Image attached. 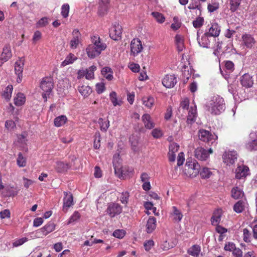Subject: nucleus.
<instances>
[{"mask_svg":"<svg viewBox=\"0 0 257 257\" xmlns=\"http://www.w3.org/2000/svg\"><path fill=\"white\" fill-rule=\"evenodd\" d=\"M12 56L11 46L9 45H6L3 48L1 57L4 61H7Z\"/></svg>","mask_w":257,"mask_h":257,"instance_id":"nucleus-27","label":"nucleus"},{"mask_svg":"<svg viewBox=\"0 0 257 257\" xmlns=\"http://www.w3.org/2000/svg\"><path fill=\"white\" fill-rule=\"evenodd\" d=\"M69 168V166L68 164L59 161L56 163L55 169L58 172L63 173L67 171Z\"/></svg>","mask_w":257,"mask_h":257,"instance_id":"nucleus-36","label":"nucleus"},{"mask_svg":"<svg viewBox=\"0 0 257 257\" xmlns=\"http://www.w3.org/2000/svg\"><path fill=\"white\" fill-rule=\"evenodd\" d=\"M131 55L136 56L141 53L143 49L141 41L139 39H134L130 44Z\"/></svg>","mask_w":257,"mask_h":257,"instance_id":"nucleus-10","label":"nucleus"},{"mask_svg":"<svg viewBox=\"0 0 257 257\" xmlns=\"http://www.w3.org/2000/svg\"><path fill=\"white\" fill-rule=\"evenodd\" d=\"M256 220H254L252 222H251L249 226L252 229V237L256 240L257 239V224H254Z\"/></svg>","mask_w":257,"mask_h":257,"instance_id":"nucleus-61","label":"nucleus"},{"mask_svg":"<svg viewBox=\"0 0 257 257\" xmlns=\"http://www.w3.org/2000/svg\"><path fill=\"white\" fill-rule=\"evenodd\" d=\"M156 219L154 217H150L146 223V231L148 233H152L156 227Z\"/></svg>","mask_w":257,"mask_h":257,"instance_id":"nucleus-26","label":"nucleus"},{"mask_svg":"<svg viewBox=\"0 0 257 257\" xmlns=\"http://www.w3.org/2000/svg\"><path fill=\"white\" fill-rule=\"evenodd\" d=\"M67 118L65 115H61L57 117L54 119V124L57 127L63 125L67 121Z\"/></svg>","mask_w":257,"mask_h":257,"instance_id":"nucleus-39","label":"nucleus"},{"mask_svg":"<svg viewBox=\"0 0 257 257\" xmlns=\"http://www.w3.org/2000/svg\"><path fill=\"white\" fill-rule=\"evenodd\" d=\"M73 38L70 42V47L74 49L77 48L80 43L81 34L77 29H75L72 32Z\"/></svg>","mask_w":257,"mask_h":257,"instance_id":"nucleus-16","label":"nucleus"},{"mask_svg":"<svg viewBox=\"0 0 257 257\" xmlns=\"http://www.w3.org/2000/svg\"><path fill=\"white\" fill-rule=\"evenodd\" d=\"M212 153L213 150L211 148L206 150L203 148L199 147L195 151V156L199 160L205 161L209 157V154Z\"/></svg>","mask_w":257,"mask_h":257,"instance_id":"nucleus-12","label":"nucleus"},{"mask_svg":"<svg viewBox=\"0 0 257 257\" xmlns=\"http://www.w3.org/2000/svg\"><path fill=\"white\" fill-rule=\"evenodd\" d=\"M205 108L211 114L219 115L225 109L224 99L218 95L211 96L207 100Z\"/></svg>","mask_w":257,"mask_h":257,"instance_id":"nucleus-1","label":"nucleus"},{"mask_svg":"<svg viewBox=\"0 0 257 257\" xmlns=\"http://www.w3.org/2000/svg\"><path fill=\"white\" fill-rule=\"evenodd\" d=\"M102 75L107 80H111L113 78V72L109 67H104L101 70Z\"/></svg>","mask_w":257,"mask_h":257,"instance_id":"nucleus-37","label":"nucleus"},{"mask_svg":"<svg viewBox=\"0 0 257 257\" xmlns=\"http://www.w3.org/2000/svg\"><path fill=\"white\" fill-rule=\"evenodd\" d=\"M250 141L246 145L247 149L250 151L257 150V131L251 132L249 135Z\"/></svg>","mask_w":257,"mask_h":257,"instance_id":"nucleus-18","label":"nucleus"},{"mask_svg":"<svg viewBox=\"0 0 257 257\" xmlns=\"http://www.w3.org/2000/svg\"><path fill=\"white\" fill-rule=\"evenodd\" d=\"M183 69L182 73L183 76L184 78V82L185 83L187 82L193 73V70L190 67L186 66L184 67Z\"/></svg>","mask_w":257,"mask_h":257,"instance_id":"nucleus-38","label":"nucleus"},{"mask_svg":"<svg viewBox=\"0 0 257 257\" xmlns=\"http://www.w3.org/2000/svg\"><path fill=\"white\" fill-rule=\"evenodd\" d=\"M220 32V27L216 23L212 24L211 26L209 28L208 31L205 32L209 36L215 38L218 36Z\"/></svg>","mask_w":257,"mask_h":257,"instance_id":"nucleus-25","label":"nucleus"},{"mask_svg":"<svg viewBox=\"0 0 257 257\" xmlns=\"http://www.w3.org/2000/svg\"><path fill=\"white\" fill-rule=\"evenodd\" d=\"M69 12V6L68 4H64L61 8V15L66 18L68 17Z\"/></svg>","mask_w":257,"mask_h":257,"instance_id":"nucleus-57","label":"nucleus"},{"mask_svg":"<svg viewBox=\"0 0 257 257\" xmlns=\"http://www.w3.org/2000/svg\"><path fill=\"white\" fill-rule=\"evenodd\" d=\"M26 101L25 95L22 93H18L14 98V103L17 106L23 105Z\"/></svg>","mask_w":257,"mask_h":257,"instance_id":"nucleus-32","label":"nucleus"},{"mask_svg":"<svg viewBox=\"0 0 257 257\" xmlns=\"http://www.w3.org/2000/svg\"><path fill=\"white\" fill-rule=\"evenodd\" d=\"M203 22V18L198 17L195 20L193 21V25L196 28H200L202 26Z\"/></svg>","mask_w":257,"mask_h":257,"instance_id":"nucleus-62","label":"nucleus"},{"mask_svg":"<svg viewBox=\"0 0 257 257\" xmlns=\"http://www.w3.org/2000/svg\"><path fill=\"white\" fill-rule=\"evenodd\" d=\"M26 158L21 153H19L18 155L17 159V164L19 167H24L26 165Z\"/></svg>","mask_w":257,"mask_h":257,"instance_id":"nucleus-43","label":"nucleus"},{"mask_svg":"<svg viewBox=\"0 0 257 257\" xmlns=\"http://www.w3.org/2000/svg\"><path fill=\"white\" fill-rule=\"evenodd\" d=\"M86 53L88 57L90 59L95 58L100 55L101 53L97 48H95V45L92 43L89 45L86 49Z\"/></svg>","mask_w":257,"mask_h":257,"instance_id":"nucleus-19","label":"nucleus"},{"mask_svg":"<svg viewBox=\"0 0 257 257\" xmlns=\"http://www.w3.org/2000/svg\"><path fill=\"white\" fill-rule=\"evenodd\" d=\"M237 159V154L234 151H225L222 155L223 162L227 165H232Z\"/></svg>","mask_w":257,"mask_h":257,"instance_id":"nucleus-9","label":"nucleus"},{"mask_svg":"<svg viewBox=\"0 0 257 257\" xmlns=\"http://www.w3.org/2000/svg\"><path fill=\"white\" fill-rule=\"evenodd\" d=\"M92 43L95 45V48L101 52L106 48V45L100 40V38L98 36H94L92 37Z\"/></svg>","mask_w":257,"mask_h":257,"instance_id":"nucleus-24","label":"nucleus"},{"mask_svg":"<svg viewBox=\"0 0 257 257\" xmlns=\"http://www.w3.org/2000/svg\"><path fill=\"white\" fill-rule=\"evenodd\" d=\"M200 250V247L199 245H194L188 250V253L193 256L197 257L199 255Z\"/></svg>","mask_w":257,"mask_h":257,"instance_id":"nucleus-41","label":"nucleus"},{"mask_svg":"<svg viewBox=\"0 0 257 257\" xmlns=\"http://www.w3.org/2000/svg\"><path fill=\"white\" fill-rule=\"evenodd\" d=\"M63 198V210L67 212L68 208L73 204V199L72 194L70 192H64Z\"/></svg>","mask_w":257,"mask_h":257,"instance_id":"nucleus-17","label":"nucleus"},{"mask_svg":"<svg viewBox=\"0 0 257 257\" xmlns=\"http://www.w3.org/2000/svg\"><path fill=\"white\" fill-rule=\"evenodd\" d=\"M25 64V59L23 58H20L15 63V73L17 75V82L20 83L23 78V72Z\"/></svg>","mask_w":257,"mask_h":257,"instance_id":"nucleus-8","label":"nucleus"},{"mask_svg":"<svg viewBox=\"0 0 257 257\" xmlns=\"http://www.w3.org/2000/svg\"><path fill=\"white\" fill-rule=\"evenodd\" d=\"M198 136L199 140L209 145H216L217 136L212 134L209 131L201 129L198 131Z\"/></svg>","mask_w":257,"mask_h":257,"instance_id":"nucleus-3","label":"nucleus"},{"mask_svg":"<svg viewBox=\"0 0 257 257\" xmlns=\"http://www.w3.org/2000/svg\"><path fill=\"white\" fill-rule=\"evenodd\" d=\"M13 90V87L12 85H8L5 88V90L3 94V96L7 100H9L11 99Z\"/></svg>","mask_w":257,"mask_h":257,"instance_id":"nucleus-46","label":"nucleus"},{"mask_svg":"<svg viewBox=\"0 0 257 257\" xmlns=\"http://www.w3.org/2000/svg\"><path fill=\"white\" fill-rule=\"evenodd\" d=\"M98 123L100 126V129L103 131H106L109 126V121L108 120L104 121L101 118L98 120Z\"/></svg>","mask_w":257,"mask_h":257,"instance_id":"nucleus-53","label":"nucleus"},{"mask_svg":"<svg viewBox=\"0 0 257 257\" xmlns=\"http://www.w3.org/2000/svg\"><path fill=\"white\" fill-rule=\"evenodd\" d=\"M120 163V158L119 154H115L113 157V166L115 171H116L117 168H119Z\"/></svg>","mask_w":257,"mask_h":257,"instance_id":"nucleus-56","label":"nucleus"},{"mask_svg":"<svg viewBox=\"0 0 257 257\" xmlns=\"http://www.w3.org/2000/svg\"><path fill=\"white\" fill-rule=\"evenodd\" d=\"M80 214L78 211H75L69 218L67 224H73L78 221L80 218Z\"/></svg>","mask_w":257,"mask_h":257,"instance_id":"nucleus-49","label":"nucleus"},{"mask_svg":"<svg viewBox=\"0 0 257 257\" xmlns=\"http://www.w3.org/2000/svg\"><path fill=\"white\" fill-rule=\"evenodd\" d=\"M197 40L200 46L209 48H211L212 44L215 42L216 38L212 37L205 33L201 38L198 37Z\"/></svg>","mask_w":257,"mask_h":257,"instance_id":"nucleus-7","label":"nucleus"},{"mask_svg":"<svg viewBox=\"0 0 257 257\" xmlns=\"http://www.w3.org/2000/svg\"><path fill=\"white\" fill-rule=\"evenodd\" d=\"M125 234V231L123 229H117L113 233V235L116 238H122Z\"/></svg>","mask_w":257,"mask_h":257,"instance_id":"nucleus-59","label":"nucleus"},{"mask_svg":"<svg viewBox=\"0 0 257 257\" xmlns=\"http://www.w3.org/2000/svg\"><path fill=\"white\" fill-rule=\"evenodd\" d=\"M121 34L122 27L118 23H114L109 30V36L115 41H117L121 38Z\"/></svg>","mask_w":257,"mask_h":257,"instance_id":"nucleus-11","label":"nucleus"},{"mask_svg":"<svg viewBox=\"0 0 257 257\" xmlns=\"http://www.w3.org/2000/svg\"><path fill=\"white\" fill-rule=\"evenodd\" d=\"M110 99L112 103L113 106H120L122 104V101L120 99H118L117 94L115 92L112 91L109 94Z\"/></svg>","mask_w":257,"mask_h":257,"instance_id":"nucleus-40","label":"nucleus"},{"mask_svg":"<svg viewBox=\"0 0 257 257\" xmlns=\"http://www.w3.org/2000/svg\"><path fill=\"white\" fill-rule=\"evenodd\" d=\"M225 68L228 73L232 72L234 70V64L231 61H226L225 64Z\"/></svg>","mask_w":257,"mask_h":257,"instance_id":"nucleus-64","label":"nucleus"},{"mask_svg":"<svg viewBox=\"0 0 257 257\" xmlns=\"http://www.w3.org/2000/svg\"><path fill=\"white\" fill-rule=\"evenodd\" d=\"M122 210V207L120 204L113 202L108 204L106 212L110 217H114L120 214Z\"/></svg>","mask_w":257,"mask_h":257,"instance_id":"nucleus-6","label":"nucleus"},{"mask_svg":"<svg viewBox=\"0 0 257 257\" xmlns=\"http://www.w3.org/2000/svg\"><path fill=\"white\" fill-rule=\"evenodd\" d=\"M152 15L156 20L157 22L159 23H163L165 20V18L163 14L159 12H152Z\"/></svg>","mask_w":257,"mask_h":257,"instance_id":"nucleus-54","label":"nucleus"},{"mask_svg":"<svg viewBox=\"0 0 257 257\" xmlns=\"http://www.w3.org/2000/svg\"><path fill=\"white\" fill-rule=\"evenodd\" d=\"M221 210L220 209H218L214 212L211 219L212 225H217L219 223L221 220Z\"/></svg>","mask_w":257,"mask_h":257,"instance_id":"nucleus-33","label":"nucleus"},{"mask_svg":"<svg viewBox=\"0 0 257 257\" xmlns=\"http://www.w3.org/2000/svg\"><path fill=\"white\" fill-rule=\"evenodd\" d=\"M240 83L242 86L246 88H249L252 86L253 80L252 77L249 74L246 73L240 77Z\"/></svg>","mask_w":257,"mask_h":257,"instance_id":"nucleus-21","label":"nucleus"},{"mask_svg":"<svg viewBox=\"0 0 257 257\" xmlns=\"http://www.w3.org/2000/svg\"><path fill=\"white\" fill-rule=\"evenodd\" d=\"M219 8V4L217 2H212L207 6V10L210 13H213L217 10Z\"/></svg>","mask_w":257,"mask_h":257,"instance_id":"nucleus-50","label":"nucleus"},{"mask_svg":"<svg viewBox=\"0 0 257 257\" xmlns=\"http://www.w3.org/2000/svg\"><path fill=\"white\" fill-rule=\"evenodd\" d=\"M244 209L243 203L242 201H239L236 203L233 206V210L236 213H241Z\"/></svg>","mask_w":257,"mask_h":257,"instance_id":"nucleus-55","label":"nucleus"},{"mask_svg":"<svg viewBox=\"0 0 257 257\" xmlns=\"http://www.w3.org/2000/svg\"><path fill=\"white\" fill-rule=\"evenodd\" d=\"M216 227L215 228V230L216 232H217L218 233L220 234V235L219 236V240H222V237L223 236V234L226 233L227 231V229L220 226L218 225V224L216 225Z\"/></svg>","mask_w":257,"mask_h":257,"instance_id":"nucleus-58","label":"nucleus"},{"mask_svg":"<svg viewBox=\"0 0 257 257\" xmlns=\"http://www.w3.org/2000/svg\"><path fill=\"white\" fill-rule=\"evenodd\" d=\"M162 82L165 87L172 88L177 83V78L174 75H166L162 79Z\"/></svg>","mask_w":257,"mask_h":257,"instance_id":"nucleus-15","label":"nucleus"},{"mask_svg":"<svg viewBox=\"0 0 257 257\" xmlns=\"http://www.w3.org/2000/svg\"><path fill=\"white\" fill-rule=\"evenodd\" d=\"M231 196L233 198L237 199L243 196V192L239 188L234 187L231 190Z\"/></svg>","mask_w":257,"mask_h":257,"instance_id":"nucleus-42","label":"nucleus"},{"mask_svg":"<svg viewBox=\"0 0 257 257\" xmlns=\"http://www.w3.org/2000/svg\"><path fill=\"white\" fill-rule=\"evenodd\" d=\"M187 176L194 178L199 173L200 166L196 160H187L185 165Z\"/></svg>","mask_w":257,"mask_h":257,"instance_id":"nucleus-4","label":"nucleus"},{"mask_svg":"<svg viewBox=\"0 0 257 257\" xmlns=\"http://www.w3.org/2000/svg\"><path fill=\"white\" fill-rule=\"evenodd\" d=\"M109 0H100L98 13L100 15H104L107 11Z\"/></svg>","mask_w":257,"mask_h":257,"instance_id":"nucleus-31","label":"nucleus"},{"mask_svg":"<svg viewBox=\"0 0 257 257\" xmlns=\"http://www.w3.org/2000/svg\"><path fill=\"white\" fill-rule=\"evenodd\" d=\"M142 121L145 127L148 129H151L155 126L154 123L151 120V116L148 114H144L142 116Z\"/></svg>","mask_w":257,"mask_h":257,"instance_id":"nucleus-28","label":"nucleus"},{"mask_svg":"<svg viewBox=\"0 0 257 257\" xmlns=\"http://www.w3.org/2000/svg\"><path fill=\"white\" fill-rule=\"evenodd\" d=\"M40 87L44 91L42 94L45 101L47 100L50 92L53 88V83L51 77H46L43 79L40 84Z\"/></svg>","mask_w":257,"mask_h":257,"instance_id":"nucleus-5","label":"nucleus"},{"mask_svg":"<svg viewBox=\"0 0 257 257\" xmlns=\"http://www.w3.org/2000/svg\"><path fill=\"white\" fill-rule=\"evenodd\" d=\"M28 240L27 237H23L22 238L17 239L13 243V245L15 247H17L23 244L24 243Z\"/></svg>","mask_w":257,"mask_h":257,"instance_id":"nucleus-60","label":"nucleus"},{"mask_svg":"<svg viewBox=\"0 0 257 257\" xmlns=\"http://www.w3.org/2000/svg\"><path fill=\"white\" fill-rule=\"evenodd\" d=\"M172 212L173 220L176 222L180 221L183 217V215L181 212L178 210L176 206L172 207Z\"/></svg>","mask_w":257,"mask_h":257,"instance_id":"nucleus-30","label":"nucleus"},{"mask_svg":"<svg viewBox=\"0 0 257 257\" xmlns=\"http://www.w3.org/2000/svg\"><path fill=\"white\" fill-rule=\"evenodd\" d=\"M241 0H230V10L231 12H235L240 4Z\"/></svg>","mask_w":257,"mask_h":257,"instance_id":"nucleus-51","label":"nucleus"},{"mask_svg":"<svg viewBox=\"0 0 257 257\" xmlns=\"http://www.w3.org/2000/svg\"><path fill=\"white\" fill-rule=\"evenodd\" d=\"M179 145L176 143H172L169 146L168 158L170 162H174L176 158V153L178 152Z\"/></svg>","mask_w":257,"mask_h":257,"instance_id":"nucleus-23","label":"nucleus"},{"mask_svg":"<svg viewBox=\"0 0 257 257\" xmlns=\"http://www.w3.org/2000/svg\"><path fill=\"white\" fill-rule=\"evenodd\" d=\"M249 169L247 167L242 165L238 166L235 170V177L237 179L245 178L247 175Z\"/></svg>","mask_w":257,"mask_h":257,"instance_id":"nucleus-20","label":"nucleus"},{"mask_svg":"<svg viewBox=\"0 0 257 257\" xmlns=\"http://www.w3.org/2000/svg\"><path fill=\"white\" fill-rule=\"evenodd\" d=\"M242 39L244 45L248 48H251L255 43L254 39L250 34H243Z\"/></svg>","mask_w":257,"mask_h":257,"instance_id":"nucleus-22","label":"nucleus"},{"mask_svg":"<svg viewBox=\"0 0 257 257\" xmlns=\"http://www.w3.org/2000/svg\"><path fill=\"white\" fill-rule=\"evenodd\" d=\"M27 134L24 133L18 136L17 142L20 144V147L24 148L26 144Z\"/></svg>","mask_w":257,"mask_h":257,"instance_id":"nucleus-45","label":"nucleus"},{"mask_svg":"<svg viewBox=\"0 0 257 257\" xmlns=\"http://www.w3.org/2000/svg\"><path fill=\"white\" fill-rule=\"evenodd\" d=\"M77 58L72 53H70L65 59V60L62 62L61 66L64 67L68 65L72 64Z\"/></svg>","mask_w":257,"mask_h":257,"instance_id":"nucleus-34","label":"nucleus"},{"mask_svg":"<svg viewBox=\"0 0 257 257\" xmlns=\"http://www.w3.org/2000/svg\"><path fill=\"white\" fill-rule=\"evenodd\" d=\"M212 173L210 169L207 167H203L200 172V175L201 178L206 179L209 178Z\"/></svg>","mask_w":257,"mask_h":257,"instance_id":"nucleus-48","label":"nucleus"},{"mask_svg":"<svg viewBox=\"0 0 257 257\" xmlns=\"http://www.w3.org/2000/svg\"><path fill=\"white\" fill-rule=\"evenodd\" d=\"M55 224L53 223H48L43 227L38 229L36 231V234L38 237L46 236L49 233L52 232L55 229Z\"/></svg>","mask_w":257,"mask_h":257,"instance_id":"nucleus-14","label":"nucleus"},{"mask_svg":"<svg viewBox=\"0 0 257 257\" xmlns=\"http://www.w3.org/2000/svg\"><path fill=\"white\" fill-rule=\"evenodd\" d=\"M188 110V116L187 118V123L191 124L195 122L197 116V108L195 105L189 106V102L188 98H184L180 104L179 111L181 110Z\"/></svg>","mask_w":257,"mask_h":257,"instance_id":"nucleus-2","label":"nucleus"},{"mask_svg":"<svg viewBox=\"0 0 257 257\" xmlns=\"http://www.w3.org/2000/svg\"><path fill=\"white\" fill-rule=\"evenodd\" d=\"M96 70V67L92 65L85 70H80L78 71V74L79 78L85 76L87 79H92L94 78V72Z\"/></svg>","mask_w":257,"mask_h":257,"instance_id":"nucleus-13","label":"nucleus"},{"mask_svg":"<svg viewBox=\"0 0 257 257\" xmlns=\"http://www.w3.org/2000/svg\"><path fill=\"white\" fill-rule=\"evenodd\" d=\"M243 240L246 243H249L251 241L252 236L251 233L247 228H244L243 229Z\"/></svg>","mask_w":257,"mask_h":257,"instance_id":"nucleus-47","label":"nucleus"},{"mask_svg":"<svg viewBox=\"0 0 257 257\" xmlns=\"http://www.w3.org/2000/svg\"><path fill=\"white\" fill-rule=\"evenodd\" d=\"M130 193L127 191H124L121 193L120 197V201L122 204L126 205L128 201Z\"/></svg>","mask_w":257,"mask_h":257,"instance_id":"nucleus-52","label":"nucleus"},{"mask_svg":"<svg viewBox=\"0 0 257 257\" xmlns=\"http://www.w3.org/2000/svg\"><path fill=\"white\" fill-rule=\"evenodd\" d=\"M152 135L154 138L158 139L163 136V133L160 128H156L152 131Z\"/></svg>","mask_w":257,"mask_h":257,"instance_id":"nucleus-63","label":"nucleus"},{"mask_svg":"<svg viewBox=\"0 0 257 257\" xmlns=\"http://www.w3.org/2000/svg\"><path fill=\"white\" fill-rule=\"evenodd\" d=\"M175 44L178 52H182L184 47V39L180 35H176L175 38Z\"/></svg>","mask_w":257,"mask_h":257,"instance_id":"nucleus-29","label":"nucleus"},{"mask_svg":"<svg viewBox=\"0 0 257 257\" xmlns=\"http://www.w3.org/2000/svg\"><path fill=\"white\" fill-rule=\"evenodd\" d=\"M78 90L79 93L84 97H87L92 92L91 87L86 85L79 86Z\"/></svg>","mask_w":257,"mask_h":257,"instance_id":"nucleus-35","label":"nucleus"},{"mask_svg":"<svg viewBox=\"0 0 257 257\" xmlns=\"http://www.w3.org/2000/svg\"><path fill=\"white\" fill-rule=\"evenodd\" d=\"M143 104L147 107L150 108L154 103V99L152 96L144 97L143 98Z\"/></svg>","mask_w":257,"mask_h":257,"instance_id":"nucleus-44","label":"nucleus"}]
</instances>
